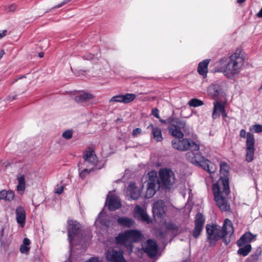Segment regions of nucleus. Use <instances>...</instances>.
Returning <instances> with one entry per match:
<instances>
[{
    "label": "nucleus",
    "instance_id": "obj_1",
    "mask_svg": "<svg viewBox=\"0 0 262 262\" xmlns=\"http://www.w3.org/2000/svg\"><path fill=\"white\" fill-rule=\"evenodd\" d=\"M173 148L181 151L190 150L186 154L188 161L195 166L201 167L209 173L216 171V166L199 152L200 145L190 139H173L171 142Z\"/></svg>",
    "mask_w": 262,
    "mask_h": 262
},
{
    "label": "nucleus",
    "instance_id": "obj_2",
    "mask_svg": "<svg viewBox=\"0 0 262 262\" xmlns=\"http://www.w3.org/2000/svg\"><path fill=\"white\" fill-rule=\"evenodd\" d=\"M206 229L207 240L211 245H214L221 238L227 245L230 242L231 236L234 232L232 223L228 219L225 220L222 229L217 225L207 224Z\"/></svg>",
    "mask_w": 262,
    "mask_h": 262
},
{
    "label": "nucleus",
    "instance_id": "obj_3",
    "mask_svg": "<svg viewBox=\"0 0 262 262\" xmlns=\"http://www.w3.org/2000/svg\"><path fill=\"white\" fill-rule=\"evenodd\" d=\"M212 189L214 201L218 207L222 211H229L230 206L225 198L230 193L228 180L225 178L219 180L213 184Z\"/></svg>",
    "mask_w": 262,
    "mask_h": 262
},
{
    "label": "nucleus",
    "instance_id": "obj_4",
    "mask_svg": "<svg viewBox=\"0 0 262 262\" xmlns=\"http://www.w3.org/2000/svg\"><path fill=\"white\" fill-rule=\"evenodd\" d=\"M244 63L240 51L236 50L232 54L223 71L224 75L228 79H233L239 73Z\"/></svg>",
    "mask_w": 262,
    "mask_h": 262
},
{
    "label": "nucleus",
    "instance_id": "obj_5",
    "mask_svg": "<svg viewBox=\"0 0 262 262\" xmlns=\"http://www.w3.org/2000/svg\"><path fill=\"white\" fill-rule=\"evenodd\" d=\"M83 163L78 164V170L79 176L84 179L91 171L101 169V167H97V158L94 151L90 148L83 152Z\"/></svg>",
    "mask_w": 262,
    "mask_h": 262
},
{
    "label": "nucleus",
    "instance_id": "obj_6",
    "mask_svg": "<svg viewBox=\"0 0 262 262\" xmlns=\"http://www.w3.org/2000/svg\"><path fill=\"white\" fill-rule=\"evenodd\" d=\"M141 232L136 230H127L123 233H120L116 237V242L119 244H123L129 251L132 252L133 242H139L141 239Z\"/></svg>",
    "mask_w": 262,
    "mask_h": 262
},
{
    "label": "nucleus",
    "instance_id": "obj_7",
    "mask_svg": "<svg viewBox=\"0 0 262 262\" xmlns=\"http://www.w3.org/2000/svg\"><path fill=\"white\" fill-rule=\"evenodd\" d=\"M159 178H157V182L161 187L169 188L175 181V176L173 172L169 169L164 168L160 170Z\"/></svg>",
    "mask_w": 262,
    "mask_h": 262
},
{
    "label": "nucleus",
    "instance_id": "obj_8",
    "mask_svg": "<svg viewBox=\"0 0 262 262\" xmlns=\"http://www.w3.org/2000/svg\"><path fill=\"white\" fill-rule=\"evenodd\" d=\"M239 136L243 138H246V136L247 137L246 160L248 162H250L253 160L255 150V139L254 135L250 133H246V130L244 129H242L240 131Z\"/></svg>",
    "mask_w": 262,
    "mask_h": 262
},
{
    "label": "nucleus",
    "instance_id": "obj_9",
    "mask_svg": "<svg viewBox=\"0 0 262 262\" xmlns=\"http://www.w3.org/2000/svg\"><path fill=\"white\" fill-rule=\"evenodd\" d=\"M107 262H126L123 250L119 247L109 248L105 253Z\"/></svg>",
    "mask_w": 262,
    "mask_h": 262
},
{
    "label": "nucleus",
    "instance_id": "obj_10",
    "mask_svg": "<svg viewBox=\"0 0 262 262\" xmlns=\"http://www.w3.org/2000/svg\"><path fill=\"white\" fill-rule=\"evenodd\" d=\"M80 231V225L76 221L70 220L68 221V241L71 245L75 236H77Z\"/></svg>",
    "mask_w": 262,
    "mask_h": 262
},
{
    "label": "nucleus",
    "instance_id": "obj_11",
    "mask_svg": "<svg viewBox=\"0 0 262 262\" xmlns=\"http://www.w3.org/2000/svg\"><path fill=\"white\" fill-rule=\"evenodd\" d=\"M142 249L149 257L152 258L155 257L158 253V246L155 241L148 239L145 243L142 244Z\"/></svg>",
    "mask_w": 262,
    "mask_h": 262
},
{
    "label": "nucleus",
    "instance_id": "obj_12",
    "mask_svg": "<svg viewBox=\"0 0 262 262\" xmlns=\"http://www.w3.org/2000/svg\"><path fill=\"white\" fill-rule=\"evenodd\" d=\"M205 219L204 215L201 213H198L195 217V227L192 232L193 236L197 238L203 229Z\"/></svg>",
    "mask_w": 262,
    "mask_h": 262
},
{
    "label": "nucleus",
    "instance_id": "obj_13",
    "mask_svg": "<svg viewBox=\"0 0 262 262\" xmlns=\"http://www.w3.org/2000/svg\"><path fill=\"white\" fill-rule=\"evenodd\" d=\"M160 187L161 186L157 182V177H150L149 180L147 184L145 197L148 199L152 197L156 193V191L159 189Z\"/></svg>",
    "mask_w": 262,
    "mask_h": 262
},
{
    "label": "nucleus",
    "instance_id": "obj_14",
    "mask_svg": "<svg viewBox=\"0 0 262 262\" xmlns=\"http://www.w3.org/2000/svg\"><path fill=\"white\" fill-rule=\"evenodd\" d=\"M166 211L167 207L163 201L158 200L153 204L152 212L155 217L161 218L165 214Z\"/></svg>",
    "mask_w": 262,
    "mask_h": 262
},
{
    "label": "nucleus",
    "instance_id": "obj_15",
    "mask_svg": "<svg viewBox=\"0 0 262 262\" xmlns=\"http://www.w3.org/2000/svg\"><path fill=\"white\" fill-rule=\"evenodd\" d=\"M106 204H107L110 210L114 211L119 209L121 206V201L118 196L110 194V192L107 196Z\"/></svg>",
    "mask_w": 262,
    "mask_h": 262
},
{
    "label": "nucleus",
    "instance_id": "obj_16",
    "mask_svg": "<svg viewBox=\"0 0 262 262\" xmlns=\"http://www.w3.org/2000/svg\"><path fill=\"white\" fill-rule=\"evenodd\" d=\"M134 217L142 222L149 223V218L146 211L140 206H136L134 209Z\"/></svg>",
    "mask_w": 262,
    "mask_h": 262
},
{
    "label": "nucleus",
    "instance_id": "obj_17",
    "mask_svg": "<svg viewBox=\"0 0 262 262\" xmlns=\"http://www.w3.org/2000/svg\"><path fill=\"white\" fill-rule=\"evenodd\" d=\"M26 212L23 207L19 206L16 209V219L18 224L24 227L26 222Z\"/></svg>",
    "mask_w": 262,
    "mask_h": 262
},
{
    "label": "nucleus",
    "instance_id": "obj_18",
    "mask_svg": "<svg viewBox=\"0 0 262 262\" xmlns=\"http://www.w3.org/2000/svg\"><path fill=\"white\" fill-rule=\"evenodd\" d=\"M255 237V236L253 235L251 232H246L237 241V245L238 247H242L253 241Z\"/></svg>",
    "mask_w": 262,
    "mask_h": 262
},
{
    "label": "nucleus",
    "instance_id": "obj_19",
    "mask_svg": "<svg viewBox=\"0 0 262 262\" xmlns=\"http://www.w3.org/2000/svg\"><path fill=\"white\" fill-rule=\"evenodd\" d=\"M225 110V106L220 102L215 101L213 102V110L212 118L213 120L220 117V113Z\"/></svg>",
    "mask_w": 262,
    "mask_h": 262
},
{
    "label": "nucleus",
    "instance_id": "obj_20",
    "mask_svg": "<svg viewBox=\"0 0 262 262\" xmlns=\"http://www.w3.org/2000/svg\"><path fill=\"white\" fill-rule=\"evenodd\" d=\"M209 61V59H205L200 62L198 65V72L204 78L207 77L208 66Z\"/></svg>",
    "mask_w": 262,
    "mask_h": 262
},
{
    "label": "nucleus",
    "instance_id": "obj_21",
    "mask_svg": "<svg viewBox=\"0 0 262 262\" xmlns=\"http://www.w3.org/2000/svg\"><path fill=\"white\" fill-rule=\"evenodd\" d=\"M221 86L218 83L212 84L208 88V92L210 95L214 98L219 96L222 92Z\"/></svg>",
    "mask_w": 262,
    "mask_h": 262
},
{
    "label": "nucleus",
    "instance_id": "obj_22",
    "mask_svg": "<svg viewBox=\"0 0 262 262\" xmlns=\"http://www.w3.org/2000/svg\"><path fill=\"white\" fill-rule=\"evenodd\" d=\"M16 179L18 181V185L16 186V190L18 192L23 193L26 189L25 176L21 173L17 174Z\"/></svg>",
    "mask_w": 262,
    "mask_h": 262
},
{
    "label": "nucleus",
    "instance_id": "obj_23",
    "mask_svg": "<svg viewBox=\"0 0 262 262\" xmlns=\"http://www.w3.org/2000/svg\"><path fill=\"white\" fill-rule=\"evenodd\" d=\"M147 128H151L153 138L157 142H161L163 140L161 129L158 127L154 126L152 124H150Z\"/></svg>",
    "mask_w": 262,
    "mask_h": 262
},
{
    "label": "nucleus",
    "instance_id": "obj_24",
    "mask_svg": "<svg viewBox=\"0 0 262 262\" xmlns=\"http://www.w3.org/2000/svg\"><path fill=\"white\" fill-rule=\"evenodd\" d=\"M96 224H100L102 226L106 227H108L110 225V221L107 215H106L105 213L101 212L96 220Z\"/></svg>",
    "mask_w": 262,
    "mask_h": 262
},
{
    "label": "nucleus",
    "instance_id": "obj_25",
    "mask_svg": "<svg viewBox=\"0 0 262 262\" xmlns=\"http://www.w3.org/2000/svg\"><path fill=\"white\" fill-rule=\"evenodd\" d=\"M130 198L133 200L138 199L140 196V192L139 188L135 183H130L128 188Z\"/></svg>",
    "mask_w": 262,
    "mask_h": 262
},
{
    "label": "nucleus",
    "instance_id": "obj_26",
    "mask_svg": "<svg viewBox=\"0 0 262 262\" xmlns=\"http://www.w3.org/2000/svg\"><path fill=\"white\" fill-rule=\"evenodd\" d=\"M168 129L172 136L178 138L176 139L177 140H182L183 139L184 134L182 130L176 126L172 125L171 126H169Z\"/></svg>",
    "mask_w": 262,
    "mask_h": 262
},
{
    "label": "nucleus",
    "instance_id": "obj_27",
    "mask_svg": "<svg viewBox=\"0 0 262 262\" xmlns=\"http://www.w3.org/2000/svg\"><path fill=\"white\" fill-rule=\"evenodd\" d=\"M94 98V96L89 93H83L75 96L74 99L78 103H84Z\"/></svg>",
    "mask_w": 262,
    "mask_h": 262
},
{
    "label": "nucleus",
    "instance_id": "obj_28",
    "mask_svg": "<svg viewBox=\"0 0 262 262\" xmlns=\"http://www.w3.org/2000/svg\"><path fill=\"white\" fill-rule=\"evenodd\" d=\"M15 196L14 192L11 190H2L0 191V200L11 201Z\"/></svg>",
    "mask_w": 262,
    "mask_h": 262
},
{
    "label": "nucleus",
    "instance_id": "obj_29",
    "mask_svg": "<svg viewBox=\"0 0 262 262\" xmlns=\"http://www.w3.org/2000/svg\"><path fill=\"white\" fill-rule=\"evenodd\" d=\"M117 222L121 226L128 228L132 227L135 224L134 221L127 217H119Z\"/></svg>",
    "mask_w": 262,
    "mask_h": 262
},
{
    "label": "nucleus",
    "instance_id": "obj_30",
    "mask_svg": "<svg viewBox=\"0 0 262 262\" xmlns=\"http://www.w3.org/2000/svg\"><path fill=\"white\" fill-rule=\"evenodd\" d=\"M175 125L177 127L179 128L186 134H189L188 128L186 125V122L184 120L177 119L175 121Z\"/></svg>",
    "mask_w": 262,
    "mask_h": 262
},
{
    "label": "nucleus",
    "instance_id": "obj_31",
    "mask_svg": "<svg viewBox=\"0 0 262 262\" xmlns=\"http://www.w3.org/2000/svg\"><path fill=\"white\" fill-rule=\"evenodd\" d=\"M240 248L237 251V253L241 255L246 256L251 250V246L249 244H246L242 247H239Z\"/></svg>",
    "mask_w": 262,
    "mask_h": 262
},
{
    "label": "nucleus",
    "instance_id": "obj_32",
    "mask_svg": "<svg viewBox=\"0 0 262 262\" xmlns=\"http://www.w3.org/2000/svg\"><path fill=\"white\" fill-rule=\"evenodd\" d=\"M30 244V241L28 238H25L23 240V244L20 247V251L22 253H28L30 249L29 247Z\"/></svg>",
    "mask_w": 262,
    "mask_h": 262
},
{
    "label": "nucleus",
    "instance_id": "obj_33",
    "mask_svg": "<svg viewBox=\"0 0 262 262\" xmlns=\"http://www.w3.org/2000/svg\"><path fill=\"white\" fill-rule=\"evenodd\" d=\"M122 103H128L133 101L136 97V95L131 93H126L124 95H122Z\"/></svg>",
    "mask_w": 262,
    "mask_h": 262
},
{
    "label": "nucleus",
    "instance_id": "obj_34",
    "mask_svg": "<svg viewBox=\"0 0 262 262\" xmlns=\"http://www.w3.org/2000/svg\"><path fill=\"white\" fill-rule=\"evenodd\" d=\"M261 250L260 248H258L255 252L252 254L248 257V260L250 262H257L259 259V257L261 255Z\"/></svg>",
    "mask_w": 262,
    "mask_h": 262
},
{
    "label": "nucleus",
    "instance_id": "obj_35",
    "mask_svg": "<svg viewBox=\"0 0 262 262\" xmlns=\"http://www.w3.org/2000/svg\"><path fill=\"white\" fill-rule=\"evenodd\" d=\"M188 104L191 107H196L203 105L204 102L203 101L197 98H192L189 101Z\"/></svg>",
    "mask_w": 262,
    "mask_h": 262
},
{
    "label": "nucleus",
    "instance_id": "obj_36",
    "mask_svg": "<svg viewBox=\"0 0 262 262\" xmlns=\"http://www.w3.org/2000/svg\"><path fill=\"white\" fill-rule=\"evenodd\" d=\"M165 226L167 229L176 232V234L180 233L179 227L175 224L171 222H167L165 223Z\"/></svg>",
    "mask_w": 262,
    "mask_h": 262
},
{
    "label": "nucleus",
    "instance_id": "obj_37",
    "mask_svg": "<svg viewBox=\"0 0 262 262\" xmlns=\"http://www.w3.org/2000/svg\"><path fill=\"white\" fill-rule=\"evenodd\" d=\"M229 167L228 165L225 162L220 163V171L221 173L226 176L229 172Z\"/></svg>",
    "mask_w": 262,
    "mask_h": 262
},
{
    "label": "nucleus",
    "instance_id": "obj_38",
    "mask_svg": "<svg viewBox=\"0 0 262 262\" xmlns=\"http://www.w3.org/2000/svg\"><path fill=\"white\" fill-rule=\"evenodd\" d=\"M249 129L251 132L260 133L262 132V125L261 124H255L250 126Z\"/></svg>",
    "mask_w": 262,
    "mask_h": 262
},
{
    "label": "nucleus",
    "instance_id": "obj_39",
    "mask_svg": "<svg viewBox=\"0 0 262 262\" xmlns=\"http://www.w3.org/2000/svg\"><path fill=\"white\" fill-rule=\"evenodd\" d=\"M83 58L86 60H92L93 62H96L98 60V57L95 55L88 53L83 56Z\"/></svg>",
    "mask_w": 262,
    "mask_h": 262
},
{
    "label": "nucleus",
    "instance_id": "obj_40",
    "mask_svg": "<svg viewBox=\"0 0 262 262\" xmlns=\"http://www.w3.org/2000/svg\"><path fill=\"white\" fill-rule=\"evenodd\" d=\"M72 136L73 131L72 130H67L62 134V137L67 140L71 139L72 137Z\"/></svg>",
    "mask_w": 262,
    "mask_h": 262
},
{
    "label": "nucleus",
    "instance_id": "obj_41",
    "mask_svg": "<svg viewBox=\"0 0 262 262\" xmlns=\"http://www.w3.org/2000/svg\"><path fill=\"white\" fill-rule=\"evenodd\" d=\"M122 95H117L113 97L110 100V102H122Z\"/></svg>",
    "mask_w": 262,
    "mask_h": 262
},
{
    "label": "nucleus",
    "instance_id": "obj_42",
    "mask_svg": "<svg viewBox=\"0 0 262 262\" xmlns=\"http://www.w3.org/2000/svg\"><path fill=\"white\" fill-rule=\"evenodd\" d=\"M63 190V186L62 185H57L55 188V193L60 194L62 193Z\"/></svg>",
    "mask_w": 262,
    "mask_h": 262
},
{
    "label": "nucleus",
    "instance_id": "obj_43",
    "mask_svg": "<svg viewBox=\"0 0 262 262\" xmlns=\"http://www.w3.org/2000/svg\"><path fill=\"white\" fill-rule=\"evenodd\" d=\"M4 234V229L2 228L1 231V236H0V242L1 243V245L2 246H5V245L6 244L5 241L3 239Z\"/></svg>",
    "mask_w": 262,
    "mask_h": 262
},
{
    "label": "nucleus",
    "instance_id": "obj_44",
    "mask_svg": "<svg viewBox=\"0 0 262 262\" xmlns=\"http://www.w3.org/2000/svg\"><path fill=\"white\" fill-rule=\"evenodd\" d=\"M141 129L140 128H136L133 131L132 135L133 137H136L141 133Z\"/></svg>",
    "mask_w": 262,
    "mask_h": 262
},
{
    "label": "nucleus",
    "instance_id": "obj_45",
    "mask_svg": "<svg viewBox=\"0 0 262 262\" xmlns=\"http://www.w3.org/2000/svg\"><path fill=\"white\" fill-rule=\"evenodd\" d=\"M151 114L156 118L160 119L159 111L157 108L152 109Z\"/></svg>",
    "mask_w": 262,
    "mask_h": 262
},
{
    "label": "nucleus",
    "instance_id": "obj_46",
    "mask_svg": "<svg viewBox=\"0 0 262 262\" xmlns=\"http://www.w3.org/2000/svg\"><path fill=\"white\" fill-rule=\"evenodd\" d=\"M177 119H174L173 117H169L168 119H167V123L169 124L170 126L174 125L176 123L175 121Z\"/></svg>",
    "mask_w": 262,
    "mask_h": 262
},
{
    "label": "nucleus",
    "instance_id": "obj_47",
    "mask_svg": "<svg viewBox=\"0 0 262 262\" xmlns=\"http://www.w3.org/2000/svg\"><path fill=\"white\" fill-rule=\"evenodd\" d=\"M17 6L14 4H12L8 6V11L10 12H14L16 10Z\"/></svg>",
    "mask_w": 262,
    "mask_h": 262
},
{
    "label": "nucleus",
    "instance_id": "obj_48",
    "mask_svg": "<svg viewBox=\"0 0 262 262\" xmlns=\"http://www.w3.org/2000/svg\"><path fill=\"white\" fill-rule=\"evenodd\" d=\"M71 0H64L62 3L60 4L55 6L54 8L57 9L59 8L62 6H63L64 5L67 4L68 3L70 2Z\"/></svg>",
    "mask_w": 262,
    "mask_h": 262
},
{
    "label": "nucleus",
    "instance_id": "obj_49",
    "mask_svg": "<svg viewBox=\"0 0 262 262\" xmlns=\"http://www.w3.org/2000/svg\"><path fill=\"white\" fill-rule=\"evenodd\" d=\"M85 262H102V260L99 258L93 257L90 258L88 261Z\"/></svg>",
    "mask_w": 262,
    "mask_h": 262
},
{
    "label": "nucleus",
    "instance_id": "obj_50",
    "mask_svg": "<svg viewBox=\"0 0 262 262\" xmlns=\"http://www.w3.org/2000/svg\"><path fill=\"white\" fill-rule=\"evenodd\" d=\"M16 95H10V96H8L7 97V100L8 101H11L13 100H15L16 98Z\"/></svg>",
    "mask_w": 262,
    "mask_h": 262
},
{
    "label": "nucleus",
    "instance_id": "obj_51",
    "mask_svg": "<svg viewBox=\"0 0 262 262\" xmlns=\"http://www.w3.org/2000/svg\"><path fill=\"white\" fill-rule=\"evenodd\" d=\"M221 114L223 118H226V117H227V114L226 112L225 109L222 111Z\"/></svg>",
    "mask_w": 262,
    "mask_h": 262
},
{
    "label": "nucleus",
    "instance_id": "obj_52",
    "mask_svg": "<svg viewBox=\"0 0 262 262\" xmlns=\"http://www.w3.org/2000/svg\"><path fill=\"white\" fill-rule=\"evenodd\" d=\"M257 16L259 18H262V7L259 11L257 13Z\"/></svg>",
    "mask_w": 262,
    "mask_h": 262
},
{
    "label": "nucleus",
    "instance_id": "obj_53",
    "mask_svg": "<svg viewBox=\"0 0 262 262\" xmlns=\"http://www.w3.org/2000/svg\"><path fill=\"white\" fill-rule=\"evenodd\" d=\"M7 33L6 30H4L2 33H0V39L4 37Z\"/></svg>",
    "mask_w": 262,
    "mask_h": 262
},
{
    "label": "nucleus",
    "instance_id": "obj_54",
    "mask_svg": "<svg viewBox=\"0 0 262 262\" xmlns=\"http://www.w3.org/2000/svg\"><path fill=\"white\" fill-rule=\"evenodd\" d=\"M5 52L4 50H1L0 51V59H2L3 56L4 55Z\"/></svg>",
    "mask_w": 262,
    "mask_h": 262
},
{
    "label": "nucleus",
    "instance_id": "obj_55",
    "mask_svg": "<svg viewBox=\"0 0 262 262\" xmlns=\"http://www.w3.org/2000/svg\"><path fill=\"white\" fill-rule=\"evenodd\" d=\"M159 121L161 123H164V124H167V120H163V119H159Z\"/></svg>",
    "mask_w": 262,
    "mask_h": 262
},
{
    "label": "nucleus",
    "instance_id": "obj_56",
    "mask_svg": "<svg viewBox=\"0 0 262 262\" xmlns=\"http://www.w3.org/2000/svg\"><path fill=\"white\" fill-rule=\"evenodd\" d=\"M38 56L40 58H42L44 56V53L43 52H40L38 54Z\"/></svg>",
    "mask_w": 262,
    "mask_h": 262
},
{
    "label": "nucleus",
    "instance_id": "obj_57",
    "mask_svg": "<svg viewBox=\"0 0 262 262\" xmlns=\"http://www.w3.org/2000/svg\"><path fill=\"white\" fill-rule=\"evenodd\" d=\"M226 61V60L223 58L221 60V64H223L224 63V62H225Z\"/></svg>",
    "mask_w": 262,
    "mask_h": 262
},
{
    "label": "nucleus",
    "instance_id": "obj_58",
    "mask_svg": "<svg viewBox=\"0 0 262 262\" xmlns=\"http://www.w3.org/2000/svg\"><path fill=\"white\" fill-rule=\"evenodd\" d=\"M246 0H237V2L239 4L244 3Z\"/></svg>",
    "mask_w": 262,
    "mask_h": 262
},
{
    "label": "nucleus",
    "instance_id": "obj_59",
    "mask_svg": "<svg viewBox=\"0 0 262 262\" xmlns=\"http://www.w3.org/2000/svg\"><path fill=\"white\" fill-rule=\"evenodd\" d=\"M182 262H187V261H186V260H183V261H182Z\"/></svg>",
    "mask_w": 262,
    "mask_h": 262
},
{
    "label": "nucleus",
    "instance_id": "obj_60",
    "mask_svg": "<svg viewBox=\"0 0 262 262\" xmlns=\"http://www.w3.org/2000/svg\"><path fill=\"white\" fill-rule=\"evenodd\" d=\"M260 89H262V85L260 86Z\"/></svg>",
    "mask_w": 262,
    "mask_h": 262
}]
</instances>
